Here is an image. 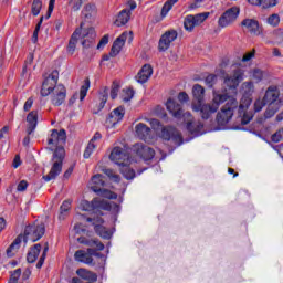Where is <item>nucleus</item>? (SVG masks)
<instances>
[{"instance_id":"54","label":"nucleus","mask_w":283,"mask_h":283,"mask_svg":"<svg viewBox=\"0 0 283 283\" xmlns=\"http://www.w3.org/2000/svg\"><path fill=\"white\" fill-rule=\"evenodd\" d=\"M41 30V23L38 22V24L35 25V30L33 31V35H32V42L36 43V41H39V32Z\"/></svg>"},{"instance_id":"37","label":"nucleus","mask_w":283,"mask_h":283,"mask_svg":"<svg viewBox=\"0 0 283 283\" xmlns=\"http://www.w3.org/2000/svg\"><path fill=\"white\" fill-rule=\"evenodd\" d=\"M175 3H178V0L166 1L164 7L161 8V17L169 14V11L174 8Z\"/></svg>"},{"instance_id":"27","label":"nucleus","mask_w":283,"mask_h":283,"mask_svg":"<svg viewBox=\"0 0 283 283\" xmlns=\"http://www.w3.org/2000/svg\"><path fill=\"white\" fill-rule=\"evenodd\" d=\"M129 19H132V10L124 9L118 13L117 19L115 20V25H117V28L127 25V23H129Z\"/></svg>"},{"instance_id":"36","label":"nucleus","mask_w":283,"mask_h":283,"mask_svg":"<svg viewBox=\"0 0 283 283\" xmlns=\"http://www.w3.org/2000/svg\"><path fill=\"white\" fill-rule=\"evenodd\" d=\"M42 8H43L42 0H33L31 4V13L33 14V17H39V14H41Z\"/></svg>"},{"instance_id":"4","label":"nucleus","mask_w":283,"mask_h":283,"mask_svg":"<svg viewBox=\"0 0 283 283\" xmlns=\"http://www.w3.org/2000/svg\"><path fill=\"white\" fill-rule=\"evenodd\" d=\"M166 108L174 116V118H177L178 120H180V118L184 119V123L187 124V129L190 132V134H200V132H202V127H205V125H202L200 122L193 123V116L191 113L186 112L182 114V106L176 101L169 98L166 102Z\"/></svg>"},{"instance_id":"31","label":"nucleus","mask_w":283,"mask_h":283,"mask_svg":"<svg viewBox=\"0 0 283 283\" xmlns=\"http://www.w3.org/2000/svg\"><path fill=\"white\" fill-rule=\"evenodd\" d=\"M108 96H109V88L104 87L103 91L99 92V104H98L97 111H95V114H98V112H101V109L105 107Z\"/></svg>"},{"instance_id":"1","label":"nucleus","mask_w":283,"mask_h":283,"mask_svg":"<svg viewBox=\"0 0 283 283\" xmlns=\"http://www.w3.org/2000/svg\"><path fill=\"white\" fill-rule=\"evenodd\" d=\"M226 103L221 107L220 112L217 114L218 125H227L233 118L235 111L238 112V123L241 125H249L253 120V115L247 113L249 105H251V99H247L245 104H240L238 106V99L235 97L229 96L227 93H213L212 103L199 105L193 107V112H199L203 120H209L216 112H218L220 105Z\"/></svg>"},{"instance_id":"26","label":"nucleus","mask_w":283,"mask_h":283,"mask_svg":"<svg viewBox=\"0 0 283 283\" xmlns=\"http://www.w3.org/2000/svg\"><path fill=\"white\" fill-rule=\"evenodd\" d=\"M61 171H63V163L53 161L50 172L43 176V180H45V182H50V180H54L56 176L61 174Z\"/></svg>"},{"instance_id":"18","label":"nucleus","mask_w":283,"mask_h":283,"mask_svg":"<svg viewBox=\"0 0 283 283\" xmlns=\"http://www.w3.org/2000/svg\"><path fill=\"white\" fill-rule=\"evenodd\" d=\"M263 99L268 104L280 105V88H277V86L268 87Z\"/></svg>"},{"instance_id":"14","label":"nucleus","mask_w":283,"mask_h":283,"mask_svg":"<svg viewBox=\"0 0 283 283\" xmlns=\"http://www.w3.org/2000/svg\"><path fill=\"white\" fill-rule=\"evenodd\" d=\"M86 222H93L95 233L103 238L104 240H109L112 238V233L107 231V228L103 227V222H105L101 217L97 218H86Z\"/></svg>"},{"instance_id":"29","label":"nucleus","mask_w":283,"mask_h":283,"mask_svg":"<svg viewBox=\"0 0 283 283\" xmlns=\"http://www.w3.org/2000/svg\"><path fill=\"white\" fill-rule=\"evenodd\" d=\"M76 275H78V277H82V280H87L88 282H96V280H98L96 273L90 270H85L83 268L76 270Z\"/></svg>"},{"instance_id":"30","label":"nucleus","mask_w":283,"mask_h":283,"mask_svg":"<svg viewBox=\"0 0 283 283\" xmlns=\"http://www.w3.org/2000/svg\"><path fill=\"white\" fill-rule=\"evenodd\" d=\"M39 253H41V244L38 243L27 254V262H29V264H34L39 258Z\"/></svg>"},{"instance_id":"16","label":"nucleus","mask_w":283,"mask_h":283,"mask_svg":"<svg viewBox=\"0 0 283 283\" xmlns=\"http://www.w3.org/2000/svg\"><path fill=\"white\" fill-rule=\"evenodd\" d=\"M135 154L143 158L144 160H151L156 156V151L144 144H135L133 147Z\"/></svg>"},{"instance_id":"39","label":"nucleus","mask_w":283,"mask_h":283,"mask_svg":"<svg viewBox=\"0 0 283 283\" xmlns=\"http://www.w3.org/2000/svg\"><path fill=\"white\" fill-rule=\"evenodd\" d=\"M242 91L248 96H250V94H253V92H255V86L253 85V82H244L242 84Z\"/></svg>"},{"instance_id":"58","label":"nucleus","mask_w":283,"mask_h":283,"mask_svg":"<svg viewBox=\"0 0 283 283\" xmlns=\"http://www.w3.org/2000/svg\"><path fill=\"white\" fill-rule=\"evenodd\" d=\"M253 56H255V50H253L252 52L247 53L245 55H243V57H242L243 63L249 62L250 60L253 59Z\"/></svg>"},{"instance_id":"40","label":"nucleus","mask_w":283,"mask_h":283,"mask_svg":"<svg viewBox=\"0 0 283 283\" xmlns=\"http://www.w3.org/2000/svg\"><path fill=\"white\" fill-rule=\"evenodd\" d=\"M268 25H272V28H277L280 25V15L277 13L271 14L266 20Z\"/></svg>"},{"instance_id":"42","label":"nucleus","mask_w":283,"mask_h":283,"mask_svg":"<svg viewBox=\"0 0 283 283\" xmlns=\"http://www.w3.org/2000/svg\"><path fill=\"white\" fill-rule=\"evenodd\" d=\"M133 98H134V90L132 88L123 90L122 101H124V103H129V101H132Z\"/></svg>"},{"instance_id":"63","label":"nucleus","mask_w":283,"mask_h":283,"mask_svg":"<svg viewBox=\"0 0 283 283\" xmlns=\"http://www.w3.org/2000/svg\"><path fill=\"white\" fill-rule=\"evenodd\" d=\"M8 132H10L9 126H4L2 129H0V140H3V138H6V134H8Z\"/></svg>"},{"instance_id":"9","label":"nucleus","mask_w":283,"mask_h":283,"mask_svg":"<svg viewBox=\"0 0 283 283\" xmlns=\"http://www.w3.org/2000/svg\"><path fill=\"white\" fill-rule=\"evenodd\" d=\"M207 19H209V12H203L196 15H187L184 21V28L188 32H192L196 25H201V23H205Z\"/></svg>"},{"instance_id":"46","label":"nucleus","mask_w":283,"mask_h":283,"mask_svg":"<svg viewBox=\"0 0 283 283\" xmlns=\"http://www.w3.org/2000/svg\"><path fill=\"white\" fill-rule=\"evenodd\" d=\"M48 251H50V248L48 247V243H46V245L44 247L43 253L36 263V269H41L43 266V264L45 262V258H48Z\"/></svg>"},{"instance_id":"48","label":"nucleus","mask_w":283,"mask_h":283,"mask_svg":"<svg viewBox=\"0 0 283 283\" xmlns=\"http://www.w3.org/2000/svg\"><path fill=\"white\" fill-rule=\"evenodd\" d=\"M268 105L266 101H264V97L262 99H256L254 102V112H262L264 107Z\"/></svg>"},{"instance_id":"53","label":"nucleus","mask_w":283,"mask_h":283,"mask_svg":"<svg viewBox=\"0 0 283 283\" xmlns=\"http://www.w3.org/2000/svg\"><path fill=\"white\" fill-rule=\"evenodd\" d=\"M109 43V35H104L97 44V50H103Z\"/></svg>"},{"instance_id":"49","label":"nucleus","mask_w":283,"mask_h":283,"mask_svg":"<svg viewBox=\"0 0 283 283\" xmlns=\"http://www.w3.org/2000/svg\"><path fill=\"white\" fill-rule=\"evenodd\" d=\"M252 78H254V81H256V83H260V81H262V78H264V72H262V70H260V69H254L252 71Z\"/></svg>"},{"instance_id":"60","label":"nucleus","mask_w":283,"mask_h":283,"mask_svg":"<svg viewBox=\"0 0 283 283\" xmlns=\"http://www.w3.org/2000/svg\"><path fill=\"white\" fill-rule=\"evenodd\" d=\"M178 101H180V103H187V101H189V95H187L185 92H181L178 95Z\"/></svg>"},{"instance_id":"8","label":"nucleus","mask_w":283,"mask_h":283,"mask_svg":"<svg viewBox=\"0 0 283 283\" xmlns=\"http://www.w3.org/2000/svg\"><path fill=\"white\" fill-rule=\"evenodd\" d=\"M238 17H240V9L238 7H231L219 17V28H229L230 25H233V22L238 21Z\"/></svg>"},{"instance_id":"23","label":"nucleus","mask_w":283,"mask_h":283,"mask_svg":"<svg viewBox=\"0 0 283 283\" xmlns=\"http://www.w3.org/2000/svg\"><path fill=\"white\" fill-rule=\"evenodd\" d=\"M154 74V69L149 64H145L136 75L137 83H147Z\"/></svg>"},{"instance_id":"41","label":"nucleus","mask_w":283,"mask_h":283,"mask_svg":"<svg viewBox=\"0 0 283 283\" xmlns=\"http://www.w3.org/2000/svg\"><path fill=\"white\" fill-rule=\"evenodd\" d=\"M275 6H277V0H261L259 8L269 10V8H275Z\"/></svg>"},{"instance_id":"11","label":"nucleus","mask_w":283,"mask_h":283,"mask_svg":"<svg viewBox=\"0 0 283 283\" xmlns=\"http://www.w3.org/2000/svg\"><path fill=\"white\" fill-rule=\"evenodd\" d=\"M96 248H88L85 250H77L74 253L75 262H81L82 264H87L88 266H92V264H96V261H94V252Z\"/></svg>"},{"instance_id":"57","label":"nucleus","mask_w":283,"mask_h":283,"mask_svg":"<svg viewBox=\"0 0 283 283\" xmlns=\"http://www.w3.org/2000/svg\"><path fill=\"white\" fill-rule=\"evenodd\" d=\"M202 3H205V0H195V1L189 6V10H196V9L200 8V6H202Z\"/></svg>"},{"instance_id":"64","label":"nucleus","mask_w":283,"mask_h":283,"mask_svg":"<svg viewBox=\"0 0 283 283\" xmlns=\"http://www.w3.org/2000/svg\"><path fill=\"white\" fill-rule=\"evenodd\" d=\"M103 136L101 135V133H95V135L92 137L90 143H92L93 145H96V140H101Z\"/></svg>"},{"instance_id":"3","label":"nucleus","mask_w":283,"mask_h":283,"mask_svg":"<svg viewBox=\"0 0 283 283\" xmlns=\"http://www.w3.org/2000/svg\"><path fill=\"white\" fill-rule=\"evenodd\" d=\"M45 235V224H31L27 226L24 229V235L20 234L7 249L8 258H14V252L21 245V242L28 244V242H39Z\"/></svg>"},{"instance_id":"5","label":"nucleus","mask_w":283,"mask_h":283,"mask_svg":"<svg viewBox=\"0 0 283 283\" xmlns=\"http://www.w3.org/2000/svg\"><path fill=\"white\" fill-rule=\"evenodd\" d=\"M78 39H84L82 41L83 48H92L94 45V39H96V31L94 28L83 29V23H81V27L73 32L69 41V54H74V52H76V43H78Z\"/></svg>"},{"instance_id":"47","label":"nucleus","mask_w":283,"mask_h":283,"mask_svg":"<svg viewBox=\"0 0 283 283\" xmlns=\"http://www.w3.org/2000/svg\"><path fill=\"white\" fill-rule=\"evenodd\" d=\"M94 149H96V144H93L91 142H88V145L86 146L85 150H84V158H90V156H92V154H94Z\"/></svg>"},{"instance_id":"50","label":"nucleus","mask_w":283,"mask_h":283,"mask_svg":"<svg viewBox=\"0 0 283 283\" xmlns=\"http://www.w3.org/2000/svg\"><path fill=\"white\" fill-rule=\"evenodd\" d=\"M19 277H21V269H17L11 273V276L8 283H18Z\"/></svg>"},{"instance_id":"51","label":"nucleus","mask_w":283,"mask_h":283,"mask_svg":"<svg viewBox=\"0 0 283 283\" xmlns=\"http://www.w3.org/2000/svg\"><path fill=\"white\" fill-rule=\"evenodd\" d=\"M120 90V86L117 83H113L111 88V98L115 101V98L118 97V92Z\"/></svg>"},{"instance_id":"22","label":"nucleus","mask_w":283,"mask_h":283,"mask_svg":"<svg viewBox=\"0 0 283 283\" xmlns=\"http://www.w3.org/2000/svg\"><path fill=\"white\" fill-rule=\"evenodd\" d=\"M161 138L164 140H170L174 143V145H177V147H180L182 145V135L178 133L177 130L169 132L168 129L161 130Z\"/></svg>"},{"instance_id":"52","label":"nucleus","mask_w":283,"mask_h":283,"mask_svg":"<svg viewBox=\"0 0 283 283\" xmlns=\"http://www.w3.org/2000/svg\"><path fill=\"white\" fill-rule=\"evenodd\" d=\"M217 80H218V76L210 74L206 77L205 83L206 85H208V87H213Z\"/></svg>"},{"instance_id":"13","label":"nucleus","mask_w":283,"mask_h":283,"mask_svg":"<svg viewBox=\"0 0 283 283\" xmlns=\"http://www.w3.org/2000/svg\"><path fill=\"white\" fill-rule=\"evenodd\" d=\"M125 118V107L119 106L115 108L113 112L109 113L108 117L106 118L105 125L108 129H112L120 123Z\"/></svg>"},{"instance_id":"34","label":"nucleus","mask_w":283,"mask_h":283,"mask_svg":"<svg viewBox=\"0 0 283 283\" xmlns=\"http://www.w3.org/2000/svg\"><path fill=\"white\" fill-rule=\"evenodd\" d=\"M65 159V148L63 146H56V149L53 154V161L63 163Z\"/></svg>"},{"instance_id":"24","label":"nucleus","mask_w":283,"mask_h":283,"mask_svg":"<svg viewBox=\"0 0 283 283\" xmlns=\"http://www.w3.org/2000/svg\"><path fill=\"white\" fill-rule=\"evenodd\" d=\"M27 134L28 136L32 135L34 129H36V125H39V112L32 111L27 116Z\"/></svg>"},{"instance_id":"35","label":"nucleus","mask_w":283,"mask_h":283,"mask_svg":"<svg viewBox=\"0 0 283 283\" xmlns=\"http://www.w3.org/2000/svg\"><path fill=\"white\" fill-rule=\"evenodd\" d=\"M96 193L97 196H101V198H107L108 200H116V198H118V195H116V192H112L105 187L98 190Z\"/></svg>"},{"instance_id":"44","label":"nucleus","mask_w":283,"mask_h":283,"mask_svg":"<svg viewBox=\"0 0 283 283\" xmlns=\"http://www.w3.org/2000/svg\"><path fill=\"white\" fill-rule=\"evenodd\" d=\"M84 1L85 0H69V6L74 12H78V10H81V8L83 7Z\"/></svg>"},{"instance_id":"17","label":"nucleus","mask_w":283,"mask_h":283,"mask_svg":"<svg viewBox=\"0 0 283 283\" xmlns=\"http://www.w3.org/2000/svg\"><path fill=\"white\" fill-rule=\"evenodd\" d=\"M244 76V72H242L241 69H237L233 71V75H228L224 78V85L229 87L230 90H235L240 85V82L242 81Z\"/></svg>"},{"instance_id":"33","label":"nucleus","mask_w":283,"mask_h":283,"mask_svg":"<svg viewBox=\"0 0 283 283\" xmlns=\"http://www.w3.org/2000/svg\"><path fill=\"white\" fill-rule=\"evenodd\" d=\"M281 104H268V108L264 113V118H273L277 112H280Z\"/></svg>"},{"instance_id":"19","label":"nucleus","mask_w":283,"mask_h":283,"mask_svg":"<svg viewBox=\"0 0 283 283\" xmlns=\"http://www.w3.org/2000/svg\"><path fill=\"white\" fill-rule=\"evenodd\" d=\"M127 36H129V33L124 32L114 41L109 52V56L114 59V56H118V54H120V50H123V45H125Z\"/></svg>"},{"instance_id":"15","label":"nucleus","mask_w":283,"mask_h":283,"mask_svg":"<svg viewBox=\"0 0 283 283\" xmlns=\"http://www.w3.org/2000/svg\"><path fill=\"white\" fill-rule=\"evenodd\" d=\"M67 140V133L65 129H53L51 136L48 138V145H53V147H62Z\"/></svg>"},{"instance_id":"12","label":"nucleus","mask_w":283,"mask_h":283,"mask_svg":"<svg viewBox=\"0 0 283 283\" xmlns=\"http://www.w3.org/2000/svg\"><path fill=\"white\" fill-rule=\"evenodd\" d=\"M109 159L119 167H122V165H129V154H127V151L120 147L113 148Z\"/></svg>"},{"instance_id":"28","label":"nucleus","mask_w":283,"mask_h":283,"mask_svg":"<svg viewBox=\"0 0 283 283\" xmlns=\"http://www.w3.org/2000/svg\"><path fill=\"white\" fill-rule=\"evenodd\" d=\"M192 94L196 101H198V105L193 104L192 109L193 107H200V105H206V104H202V101L205 99V87H202V85L196 84L192 87Z\"/></svg>"},{"instance_id":"56","label":"nucleus","mask_w":283,"mask_h":283,"mask_svg":"<svg viewBox=\"0 0 283 283\" xmlns=\"http://www.w3.org/2000/svg\"><path fill=\"white\" fill-rule=\"evenodd\" d=\"M32 105H34V99H32V97H30L24 103V106H23L24 112H30L32 109Z\"/></svg>"},{"instance_id":"25","label":"nucleus","mask_w":283,"mask_h":283,"mask_svg":"<svg viewBox=\"0 0 283 283\" xmlns=\"http://www.w3.org/2000/svg\"><path fill=\"white\" fill-rule=\"evenodd\" d=\"M103 175L97 174L92 177L91 181L88 182L90 189L94 191V193H97L105 187V179H103Z\"/></svg>"},{"instance_id":"45","label":"nucleus","mask_w":283,"mask_h":283,"mask_svg":"<svg viewBox=\"0 0 283 283\" xmlns=\"http://www.w3.org/2000/svg\"><path fill=\"white\" fill-rule=\"evenodd\" d=\"M103 171H104V174H105L111 180H113V182H120V176H118L117 174H115L114 170H112V169H104Z\"/></svg>"},{"instance_id":"62","label":"nucleus","mask_w":283,"mask_h":283,"mask_svg":"<svg viewBox=\"0 0 283 283\" xmlns=\"http://www.w3.org/2000/svg\"><path fill=\"white\" fill-rule=\"evenodd\" d=\"M54 3H56V0H50L49 9H48V17H52V12H54Z\"/></svg>"},{"instance_id":"43","label":"nucleus","mask_w":283,"mask_h":283,"mask_svg":"<svg viewBox=\"0 0 283 283\" xmlns=\"http://www.w3.org/2000/svg\"><path fill=\"white\" fill-rule=\"evenodd\" d=\"M88 90H90V81L85 80L84 85H82L80 90V101H85V96H87Z\"/></svg>"},{"instance_id":"55","label":"nucleus","mask_w":283,"mask_h":283,"mask_svg":"<svg viewBox=\"0 0 283 283\" xmlns=\"http://www.w3.org/2000/svg\"><path fill=\"white\" fill-rule=\"evenodd\" d=\"M28 181H25V180H21L19 184H18V186H17V191H19V192H23V191H25L27 189H28Z\"/></svg>"},{"instance_id":"7","label":"nucleus","mask_w":283,"mask_h":283,"mask_svg":"<svg viewBox=\"0 0 283 283\" xmlns=\"http://www.w3.org/2000/svg\"><path fill=\"white\" fill-rule=\"evenodd\" d=\"M80 211H96V210H103V211H109L112 209V206H109V202L103 199L95 198L91 202L87 200H82L78 206Z\"/></svg>"},{"instance_id":"20","label":"nucleus","mask_w":283,"mask_h":283,"mask_svg":"<svg viewBox=\"0 0 283 283\" xmlns=\"http://www.w3.org/2000/svg\"><path fill=\"white\" fill-rule=\"evenodd\" d=\"M241 28H245L250 34H254V36H260V22L255 19H244L241 22Z\"/></svg>"},{"instance_id":"61","label":"nucleus","mask_w":283,"mask_h":283,"mask_svg":"<svg viewBox=\"0 0 283 283\" xmlns=\"http://www.w3.org/2000/svg\"><path fill=\"white\" fill-rule=\"evenodd\" d=\"M12 166L14 169H18V167H21V156L15 155Z\"/></svg>"},{"instance_id":"59","label":"nucleus","mask_w":283,"mask_h":283,"mask_svg":"<svg viewBox=\"0 0 283 283\" xmlns=\"http://www.w3.org/2000/svg\"><path fill=\"white\" fill-rule=\"evenodd\" d=\"M149 124L151 125L153 129H160V120L158 119H149Z\"/></svg>"},{"instance_id":"38","label":"nucleus","mask_w":283,"mask_h":283,"mask_svg":"<svg viewBox=\"0 0 283 283\" xmlns=\"http://www.w3.org/2000/svg\"><path fill=\"white\" fill-rule=\"evenodd\" d=\"M70 209H72V202L70 201H64L61 207H60V219L65 218L67 211H70Z\"/></svg>"},{"instance_id":"6","label":"nucleus","mask_w":283,"mask_h":283,"mask_svg":"<svg viewBox=\"0 0 283 283\" xmlns=\"http://www.w3.org/2000/svg\"><path fill=\"white\" fill-rule=\"evenodd\" d=\"M77 242H80V244H85V247H92L93 249H95V252L93 254L95 264H92L91 266H97V269H105L107 256L98 252L105 249V244H103L97 239H85V237H80L77 239Z\"/></svg>"},{"instance_id":"32","label":"nucleus","mask_w":283,"mask_h":283,"mask_svg":"<svg viewBox=\"0 0 283 283\" xmlns=\"http://www.w3.org/2000/svg\"><path fill=\"white\" fill-rule=\"evenodd\" d=\"M120 174L126 178V180H134V178H136V171L129 168V165H122Z\"/></svg>"},{"instance_id":"10","label":"nucleus","mask_w":283,"mask_h":283,"mask_svg":"<svg viewBox=\"0 0 283 283\" xmlns=\"http://www.w3.org/2000/svg\"><path fill=\"white\" fill-rule=\"evenodd\" d=\"M176 39H178V31L174 29L166 31L159 39V52H167V49L171 48V43H174Z\"/></svg>"},{"instance_id":"21","label":"nucleus","mask_w":283,"mask_h":283,"mask_svg":"<svg viewBox=\"0 0 283 283\" xmlns=\"http://www.w3.org/2000/svg\"><path fill=\"white\" fill-rule=\"evenodd\" d=\"M135 135L139 140H151V128L144 123H139L135 126Z\"/></svg>"},{"instance_id":"2","label":"nucleus","mask_w":283,"mask_h":283,"mask_svg":"<svg viewBox=\"0 0 283 283\" xmlns=\"http://www.w3.org/2000/svg\"><path fill=\"white\" fill-rule=\"evenodd\" d=\"M59 83V71H53L42 83L41 96H51L52 105L61 107L62 103H65L67 96V90L63 84Z\"/></svg>"}]
</instances>
